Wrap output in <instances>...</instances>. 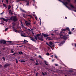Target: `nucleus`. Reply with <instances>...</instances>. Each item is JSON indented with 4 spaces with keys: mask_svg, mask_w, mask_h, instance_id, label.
I'll return each instance as SVG.
<instances>
[{
    "mask_svg": "<svg viewBox=\"0 0 76 76\" xmlns=\"http://www.w3.org/2000/svg\"><path fill=\"white\" fill-rule=\"evenodd\" d=\"M3 6H4V7H6V8H7V6H6V5L4 4L3 5Z\"/></svg>",
    "mask_w": 76,
    "mask_h": 76,
    "instance_id": "412c9836",
    "label": "nucleus"
},
{
    "mask_svg": "<svg viewBox=\"0 0 76 76\" xmlns=\"http://www.w3.org/2000/svg\"><path fill=\"white\" fill-rule=\"evenodd\" d=\"M9 65H8V64H6L5 65L4 67H7V66H9Z\"/></svg>",
    "mask_w": 76,
    "mask_h": 76,
    "instance_id": "4be33fe9",
    "label": "nucleus"
},
{
    "mask_svg": "<svg viewBox=\"0 0 76 76\" xmlns=\"http://www.w3.org/2000/svg\"><path fill=\"white\" fill-rule=\"evenodd\" d=\"M21 23L22 24V28H25V27L24 26H23V24H22V23L21 21Z\"/></svg>",
    "mask_w": 76,
    "mask_h": 76,
    "instance_id": "a211bd4d",
    "label": "nucleus"
},
{
    "mask_svg": "<svg viewBox=\"0 0 76 76\" xmlns=\"http://www.w3.org/2000/svg\"><path fill=\"white\" fill-rule=\"evenodd\" d=\"M3 67V66L1 65H0V68L2 67Z\"/></svg>",
    "mask_w": 76,
    "mask_h": 76,
    "instance_id": "49530a36",
    "label": "nucleus"
},
{
    "mask_svg": "<svg viewBox=\"0 0 76 76\" xmlns=\"http://www.w3.org/2000/svg\"><path fill=\"white\" fill-rule=\"evenodd\" d=\"M3 59L4 60V61H5V58H4V57H3Z\"/></svg>",
    "mask_w": 76,
    "mask_h": 76,
    "instance_id": "a19ab883",
    "label": "nucleus"
},
{
    "mask_svg": "<svg viewBox=\"0 0 76 76\" xmlns=\"http://www.w3.org/2000/svg\"><path fill=\"white\" fill-rule=\"evenodd\" d=\"M75 47H76V44L75 45Z\"/></svg>",
    "mask_w": 76,
    "mask_h": 76,
    "instance_id": "338daca9",
    "label": "nucleus"
},
{
    "mask_svg": "<svg viewBox=\"0 0 76 76\" xmlns=\"http://www.w3.org/2000/svg\"><path fill=\"white\" fill-rule=\"evenodd\" d=\"M46 44L47 45H48L49 46H50V44H49L47 42H46Z\"/></svg>",
    "mask_w": 76,
    "mask_h": 76,
    "instance_id": "cd10ccee",
    "label": "nucleus"
},
{
    "mask_svg": "<svg viewBox=\"0 0 76 76\" xmlns=\"http://www.w3.org/2000/svg\"><path fill=\"white\" fill-rule=\"evenodd\" d=\"M65 19H67V17H65Z\"/></svg>",
    "mask_w": 76,
    "mask_h": 76,
    "instance_id": "603ef678",
    "label": "nucleus"
},
{
    "mask_svg": "<svg viewBox=\"0 0 76 76\" xmlns=\"http://www.w3.org/2000/svg\"><path fill=\"white\" fill-rule=\"evenodd\" d=\"M52 47H54V45H52Z\"/></svg>",
    "mask_w": 76,
    "mask_h": 76,
    "instance_id": "13d9d810",
    "label": "nucleus"
},
{
    "mask_svg": "<svg viewBox=\"0 0 76 76\" xmlns=\"http://www.w3.org/2000/svg\"><path fill=\"white\" fill-rule=\"evenodd\" d=\"M42 74L43 75V76H44L45 75V74L44 73H43V72H42Z\"/></svg>",
    "mask_w": 76,
    "mask_h": 76,
    "instance_id": "de8ad7c7",
    "label": "nucleus"
},
{
    "mask_svg": "<svg viewBox=\"0 0 76 76\" xmlns=\"http://www.w3.org/2000/svg\"><path fill=\"white\" fill-rule=\"evenodd\" d=\"M28 42L27 41L25 40V39H24V41L23 42Z\"/></svg>",
    "mask_w": 76,
    "mask_h": 76,
    "instance_id": "c85d7f7f",
    "label": "nucleus"
},
{
    "mask_svg": "<svg viewBox=\"0 0 76 76\" xmlns=\"http://www.w3.org/2000/svg\"><path fill=\"white\" fill-rule=\"evenodd\" d=\"M70 35L71 34H72V33L71 31H69V32L68 33Z\"/></svg>",
    "mask_w": 76,
    "mask_h": 76,
    "instance_id": "a878e982",
    "label": "nucleus"
},
{
    "mask_svg": "<svg viewBox=\"0 0 76 76\" xmlns=\"http://www.w3.org/2000/svg\"><path fill=\"white\" fill-rule=\"evenodd\" d=\"M74 11V12H76V10H75Z\"/></svg>",
    "mask_w": 76,
    "mask_h": 76,
    "instance_id": "69168bd1",
    "label": "nucleus"
},
{
    "mask_svg": "<svg viewBox=\"0 0 76 76\" xmlns=\"http://www.w3.org/2000/svg\"><path fill=\"white\" fill-rule=\"evenodd\" d=\"M0 23L1 24H3V23Z\"/></svg>",
    "mask_w": 76,
    "mask_h": 76,
    "instance_id": "052dcab7",
    "label": "nucleus"
},
{
    "mask_svg": "<svg viewBox=\"0 0 76 76\" xmlns=\"http://www.w3.org/2000/svg\"><path fill=\"white\" fill-rule=\"evenodd\" d=\"M29 2H28V3H27V4H26V5L27 6H28V5H29Z\"/></svg>",
    "mask_w": 76,
    "mask_h": 76,
    "instance_id": "f704fd0d",
    "label": "nucleus"
},
{
    "mask_svg": "<svg viewBox=\"0 0 76 76\" xmlns=\"http://www.w3.org/2000/svg\"><path fill=\"white\" fill-rule=\"evenodd\" d=\"M25 23L26 25H31V23H30L26 21H25Z\"/></svg>",
    "mask_w": 76,
    "mask_h": 76,
    "instance_id": "423d86ee",
    "label": "nucleus"
},
{
    "mask_svg": "<svg viewBox=\"0 0 76 76\" xmlns=\"http://www.w3.org/2000/svg\"><path fill=\"white\" fill-rule=\"evenodd\" d=\"M47 38L49 40H51V37H47Z\"/></svg>",
    "mask_w": 76,
    "mask_h": 76,
    "instance_id": "ddd939ff",
    "label": "nucleus"
},
{
    "mask_svg": "<svg viewBox=\"0 0 76 76\" xmlns=\"http://www.w3.org/2000/svg\"><path fill=\"white\" fill-rule=\"evenodd\" d=\"M49 46L51 47V48L52 49V47L50 45Z\"/></svg>",
    "mask_w": 76,
    "mask_h": 76,
    "instance_id": "864d4df0",
    "label": "nucleus"
},
{
    "mask_svg": "<svg viewBox=\"0 0 76 76\" xmlns=\"http://www.w3.org/2000/svg\"><path fill=\"white\" fill-rule=\"evenodd\" d=\"M65 42L64 41H63L61 43H60V44H59V45H61V44H64V43Z\"/></svg>",
    "mask_w": 76,
    "mask_h": 76,
    "instance_id": "9d476101",
    "label": "nucleus"
},
{
    "mask_svg": "<svg viewBox=\"0 0 76 76\" xmlns=\"http://www.w3.org/2000/svg\"><path fill=\"white\" fill-rule=\"evenodd\" d=\"M33 3H35V0H34Z\"/></svg>",
    "mask_w": 76,
    "mask_h": 76,
    "instance_id": "0e129e2a",
    "label": "nucleus"
},
{
    "mask_svg": "<svg viewBox=\"0 0 76 76\" xmlns=\"http://www.w3.org/2000/svg\"><path fill=\"white\" fill-rule=\"evenodd\" d=\"M50 57H51L53 58V55L51 56Z\"/></svg>",
    "mask_w": 76,
    "mask_h": 76,
    "instance_id": "3c124183",
    "label": "nucleus"
},
{
    "mask_svg": "<svg viewBox=\"0 0 76 76\" xmlns=\"http://www.w3.org/2000/svg\"><path fill=\"white\" fill-rule=\"evenodd\" d=\"M66 31V29H63L62 30V31L63 32V31Z\"/></svg>",
    "mask_w": 76,
    "mask_h": 76,
    "instance_id": "5701e85b",
    "label": "nucleus"
},
{
    "mask_svg": "<svg viewBox=\"0 0 76 76\" xmlns=\"http://www.w3.org/2000/svg\"><path fill=\"white\" fill-rule=\"evenodd\" d=\"M23 17H24V18H26V17H28V16L29 17H30V18H32V15H25L24 14H23Z\"/></svg>",
    "mask_w": 76,
    "mask_h": 76,
    "instance_id": "7ed1b4c3",
    "label": "nucleus"
},
{
    "mask_svg": "<svg viewBox=\"0 0 76 76\" xmlns=\"http://www.w3.org/2000/svg\"><path fill=\"white\" fill-rule=\"evenodd\" d=\"M11 53H14V51H13V50H11Z\"/></svg>",
    "mask_w": 76,
    "mask_h": 76,
    "instance_id": "72a5a7b5",
    "label": "nucleus"
},
{
    "mask_svg": "<svg viewBox=\"0 0 76 76\" xmlns=\"http://www.w3.org/2000/svg\"><path fill=\"white\" fill-rule=\"evenodd\" d=\"M58 65H57V64H55V66H58Z\"/></svg>",
    "mask_w": 76,
    "mask_h": 76,
    "instance_id": "6e6d98bb",
    "label": "nucleus"
},
{
    "mask_svg": "<svg viewBox=\"0 0 76 76\" xmlns=\"http://www.w3.org/2000/svg\"><path fill=\"white\" fill-rule=\"evenodd\" d=\"M21 61V62H25V61L24 60H21V61Z\"/></svg>",
    "mask_w": 76,
    "mask_h": 76,
    "instance_id": "bb28decb",
    "label": "nucleus"
},
{
    "mask_svg": "<svg viewBox=\"0 0 76 76\" xmlns=\"http://www.w3.org/2000/svg\"><path fill=\"white\" fill-rule=\"evenodd\" d=\"M0 19H2L3 20H4V21L6 22H7L8 20H13L14 21H16V20H18L16 17H12L11 18H8L7 19H5L4 18H0Z\"/></svg>",
    "mask_w": 76,
    "mask_h": 76,
    "instance_id": "f03ea898",
    "label": "nucleus"
},
{
    "mask_svg": "<svg viewBox=\"0 0 76 76\" xmlns=\"http://www.w3.org/2000/svg\"><path fill=\"white\" fill-rule=\"evenodd\" d=\"M74 29H75V28H73L71 30H72V31H73V30H74Z\"/></svg>",
    "mask_w": 76,
    "mask_h": 76,
    "instance_id": "09e8293b",
    "label": "nucleus"
},
{
    "mask_svg": "<svg viewBox=\"0 0 76 76\" xmlns=\"http://www.w3.org/2000/svg\"><path fill=\"white\" fill-rule=\"evenodd\" d=\"M15 54H16V53H14L13 54V55H15Z\"/></svg>",
    "mask_w": 76,
    "mask_h": 76,
    "instance_id": "4d7b16f0",
    "label": "nucleus"
},
{
    "mask_svg": "<svg viewBox=\"0 0 76 76\" xmlns=\"http://www.w3.org/2000/svg\"><path fill=\"white\" fill-rule=\"evenodd\" d=\"M67 1L68 2H65V3L62 1H61V2L62 3L64 4V5H65V6L66 7H67V8H68L69 9V10H70V8H69V7L67 6H70V7H71L73 9H76V8L74 7V6H73V5L71 4L69 2H70L69 0H67Z\"/></svg>",
    "mask_w": 76,
    "mask_h": 76,
    "instance_id": "f257e3e1",
    "label": "nucleus"
},
{
    "mask_svg": "<svg viewBox=\"0 0 76 76\" xmlns=\"http://www.w3.org/2000/svg\"><path fill=\"white\" fill-rule=\"evenodd\" d=\"M66 36H64L63 35H61L60 36V37H61V38H63L64 39H67V37H66Z\"/></svg>",
    "mask_w": 76,
    "mask_h": 76,
    "instance_id": "20e7f679",
    "label": "nucleus"
},
{
    "mask_svg": "<svg viewBox=\"0 0 76 76\" xmlns=\"http://www.w3.org/2000/svg\"><path fill=\"white\" fill-rule=\"evenodd\" d=\"M8 29V28H6L5 29V31H7Z\"/></svg>",
    "mask_w": 76,
    "mask_h": 76,
    "instance_id": "e433bc0d",
    "label": "nucleus"
},
{
    "mask_svg": "<svg viewBox=\"0 0 76 76\" xmlns=\"http://www.w3.org/2000/svg\"><path fill=\"white\" fill-rule=\"evenodd\" d=\"M6 1L7 3H8V2H9V1L8 0H6Z\"/></svg>",
    "mask_w": 76,
    "mask_h": 76,
    "instance_id": "58836bf2",
    "label": "nucleus"
},
{
    "mask_svg": "<svg viewBox=\"0 0 76 76\" xmlns=\"http://www.w3.org/2000/svg\"><path fill=\"white\" fill-rule=\"evenodd\" d=\"M29 37V38H32V37Z\"/></svg>",
    "mask_w": 76,
    "mask_h": 76,
    "instance_id": "5fc2aeb1",
    "label": "nucleus"
},
{
    "mask_svg": "<svg viewBox=\"0 0 76 76\" xmlns=\"http://www.w3.org/2000/svg\"><path fill=\"white\" fill-rule=\"evenodd\" d=\"M14 31H15V32H18V30H17L14 29Z\"/></svg>",
    "mask_w": 76,
    "mask_h": 76,
    "instance_id": "2f4dec72",
    "label": "nucleus"
},
{
    "mask_svg": "<svg viewBox=\"0 0 76 76\" xmlns=\"http://www.w3.org/2000/svg\"><path fill=\"white\" fill-rule=\"evenodd\" d=\"M1 43H3V44H6V41L4 40H1Z\"/></svg>",
    "mask_w": 76,
    "mask_h": 76,
    "instance_id": "0eeeda50",
    "label": "nucleus"
},
{
    "mask_svg": "<svg viewBox=\"0 0 76 76\" xmlns=\"http://www.w3.org/2000/svg\"><path fill=\"white\" fill-rule=\"evenodd\" d=\"M9 12L11 14V15H12V10H9Z\"/></svg>",
    "mask_w": 76,
    "mask_h": 76,
    "instance_id": "f8f14e48",
    "label": "nucleus"
},
{
    "mask_svg": "<svg viewBox=\"0 0 76 76\" xmlns=\"http://www.w3.org/2000/svg\"><path fill=\"white\" fill-rule=\"evenodd\" d=\"M31 39L32 41H35V40L34 39V38H31Z\"/></svg>",
    "mask_w": 76,
    "mask_h": 76,
    "instance_id": "f3484780",
    "label": "nucleus"
},
{
    "mask_svg": "<svg viewBox=\"0 0 76 76\" xmlns=\"http://www.w3.org/2000/svg\"><path fill=\"white\" fill-rule=\"evenodd\" d=\"M0 44H2V43H1V40L0 41Z\"/></svg>",
    "mask_w": 76,
    "mask_h": 76,
    "instance_id": "680f3d73",
    "label": "nucleus"
},
{
    "mask_svg": "<svg viewBox=\"0 0 76 76\" xmlns=\"http://www.w3.org/2000/svg\"><path fill=\"white\" fill-rule=\"evenodd\" d=\"M35 39H36V40H37V36L35 37Z\"/></svg>",
    "mask_w": 76,
    "mask_h": 76,
    "instance_id": "ea45409f",
    "label": "nucleus"
},
{
    "mask_svg": "<svg viewBox=\"0 0 76 76\" xmlns=\"http://www.w3.org/2000/svg\"><path fill=\"white\" fill-rule=\"evenodd\" d=\"M20 10L21 11H22L23 12H24V13H26V11H25L24 10H22L21 8H20Z\"/></svg>",
    "mask_w": 76,
    "mask_h": 76,
    "instance_id": "1a4fd4ad",
    "label": "nucleus"
},
{
    "mask_svg": "<svg viewBox=\"0 0 76 76\" xmlns=\"http://www.w3.org/2000/svg\"><path fill=\"white\" fill-rule=\"evenodd\" d=\"M35 64H36V65H38V64H37V63H36Z\"/></svg>",
    "mask_w": 76,
    "mask_h": 76,
    "instance_id": "bf43d9fd",
    "label": "nucleus"
},
{
    "mask_svg": "<svg viewBox=\"0 0 76 76\" xmlns=\"http://www.w3.org/2000/svg\"><path fill=\"white\" fill-rule=\"evenodd\" d=\"M33 16H35V18L37 20V19H38L37 18V16H36V15L35 14H34L33 15Z\"/></svg>",
    "mask_w": 76,
    "mask_h": 76,
    "instance_id": "9b49d317",
    "label": "nucleus"
},
{
    "mask_svg": "<svg viewBox=\"0 0 76 76\" xmlns=\"http://www.w3.org/2000/svg\"><path fill=\"white\" fill-rule=\"evenodd\" d=\"M41 35V33H40V34H38L37 35V37H38V36H40Z\"/></svg>",
    "mask_w": 76,
    "mask_h": 76,
    "instance_id": "6ab92c4d",
    "label": "nucleus"
},
{
    "mask_svg": "<svg viewBox=\"0 0 76 76\" xmlns=\"http://www.w3.org/2000/svg\"><path fill=\"white\" fill-rule=\"evenodd\" d=\"M51 35H53V34H51Z\"/></svg>",
    "mask_w": 76,
    "mask_h": 76,
    "instance_id": "774afa93",
    "label": "nucleus"
},
{
    "mask_svg": "<svg viewBox=\"0 0 76 76\" xmlns=\"http://www.w3.org/2000/svg\"><path fill=\"white\" fill-rule=\"evenodd\" d=\"M38 39L39 40H40V41H43L42 37H39Z\"/></svg>",
    "mask_w": 76,
    "mask_h": 76,
    "instance_id": "6e6552de",
    "label": "nucleus"
},
{
    "mask_svg": "<svg viewBox=\"0 0 76 76\" xmlns=\"http://www.w3.org/2000/svg\"><path fill=\"white\" fill-rule=\"evenodd\" d=\"M29 31H30V29H29V28H28L27 29ZM32 30H33V29H31V31H32Z\"/></svg>",
    "mask_w": 76,
    "mask_h": 76,
    "instance_id": "473e14b6",
    "label": "nucleus"
},
{
    "mask_svg": "<svg viewBox=\"0 0 76 76\" xmlns=\"http://www.w3.org/2000/svg\"><path fill=\"white\" fill-rule=\"evenodd\" d=\"M21 36H22V37H26V36H24L23 34H21Z\"/></svg>",
    "mask_w": 76,
    "mask_h": 76,
    "instance_id": "393cba45",
    "label": "nucleus"
},
{
    "mask_svg": "<svg viewBox=\"0 0 76 76\" xmlns=\"http://www.w3.org/2000/svg\"><path fill=\"white\" fill-rule=\"evenodd\" d=\"M12 24H13V26H15V23H13Z\"/></svg>",
    "mask_w": 76,
    "mask_h": 76,
    "instance_id": "37998d69",
    "label": "nucleus"
},
{
    "mask_svg": "<svg viewBox=\"0 0 76 76\" xmlns=\"http://www.w3.org/2000/svg\"><path fill=\"white\" fill-rule=\"evenodd\" d=\"M46 55L47 56H49L50 55V54L49 53H46Z\"/></svg>",
    "mask_w": 76,
    "mask_h": 76,
    "instance_id": "c756f323",
    "label": "nucleus"
},
{
    "mask_svg": "<svg viewBox=\"0 0 76 76\" xmlns=\"http://www.w3.org/2000/svg\"><path fill=\"white\" fill-rule=\"evenodd\" d=\"M40 20V25H41V18H39Z\"/></svg>",
    "mask_w": 76,
    "mask_h": 76,
    "instance_id": "b1692460",
    "label": "nucleus"
},
{
    "mask_svg": "<svg viewBox=\"0 0 76 76\" xmlns=\"http://www.w3.org/2000/svg\"><path fill=\"white\" fill-rule=\"evenodd\" d=\"M66 30H67V31H70V29H69V27H67L66 28Z\"/></svg>",
    "mask_w": 76,
    "mask_h": 76,
    "instance_id": "aec40b11",
    "label": "nucleus"
},
{
    "mask_svg": "<svg viewBox=\"0 0 76 76\" xmlns=\"http://www.w3.org/2000/svg\"><path fill=\"white\" fill-rule=\"evenodd\" d=\"M10 8H11V6H10V5H9L8 6V10H9V9H10Z\"/></svg>",
    "mask_w": 76,
    "mask_h": 76,
    "instance_id": "4468645a",
    "label": "nucleus"
},
{
    "mask_svg": "<svg viewBox=\"0 0 76 76\" xmlns=\"http://www.w3.org/2000/svg\"><path fill=\"white\" fill-rule=\"evenodd\" d=\"M45 64H46V65H47V66H48V63L47 62V61H45Z\"/></svg>",
    "mask_w": 76,
    "mask_h": 76,
    "instance_id": "2eb2a0df",
    "label": "nucleus"
},
{
    "mask_svg": "<svg viewBox=\"0 0 76 76\" xmlns=\"http://www.w3.org/2000/svg\"><path fill=\"white\" fill-rule=\"evenodd\" d=\"M8 42H10V43L12 42V41H8Z\"/></svg>",
    "mask_w": 76,
    "mask_h": 76,
    "instance_id": "4c0bfd02",
    "label": "nucleus"
},
{
    "mask_svg": "<svg viewBox=\"0 0 76 76\" xmlns=\"http://www.w3.org/2000/svg\"><path fill=\"white\" fill-rule=\"evenodd\" d=\"M39 58H42V57H41V56L39 55Z\"/></svg>",
    "mask_w": 76,
    "mask_h": 76,
    "instance_id": "c9c22d12",
    "label": "nucleus"
},
{
    "mask_svg": "<svg viewBox=\"0 0 76 76\" xmlns=\"http://www.w3.org/2000/svg\"><path fill=\"white\" fill-rule=\"evenodd\" d=\"M16 63H18V61L17 60V59H16Z\"/></svg>",
    "mask_w": 76,
    "mask_h": 76,
    "instance_id": "c03bdc74",
    "label": "nucleus"
},
{
    "mask_svg": "<svg viewBox=\"0 0 76 76\" xmlns=\"http://www.w3.org/2000/svg\"><path fill=\"white\" fill-rule=\"evenodd\" d=\"M19 33H20L21 32H23V31H20L19 32Z\"/></svg>",
    "mask_w": 76,
    "mask_h": 76,
    "instance_id": "a18cd8bd",
    "label": "nucleus"
},
{
    "mask_svg": "<svg viewBox=\"0 0 76 76\" xmlns=\"http://www.w3.org/2000/svg\"><path fill=\"white\" fill-rule=\"evenodd\" d=\"M42 35H43V36H44V38H45V37H47H47H48L49 35H48V34H44L43 33H42Z\"/></svg>",
    "mask_w": 76,
    "mask_h": 76,
    "instance_id": "39448f33",
    "label": "nucleus"
},
{
    "mask_svg": "<svg viewBox=\"0 0 76 76\" xmlns=\"http://www.w3.org/2000/svg\"><path fill=\"white\" fill-rule=\"evenodd\" d=\"M54 60H52L53 62V61H54Z\"/></svg>",
    "mask_w": 76,
    "mask_h": 76,
    "instance_id": "e2e57ef3",
    "label": "nucleus"
},
{
    "mask_svg": "<svg viewBox=\"0 0 76 76\" xmlns=\"http://www.w3.org/2000/svg\"><path fill=\"white\" fill-rule=\"evenodd\" d=\"M55 58H57V56H56V55H55Z\"/></svg>",
    "mask_w": 76,
    "mask_h": 76,
    "instance_id": "79ce46f5",
    "label": "nucleus"
},
{
    "mask_svg": "<svg viewBox=\"0 0 76 76\" xmlns=\"http://www.w3.org/2000/svg\"><path fill=\"white\" fill-rule=\"evenodd\" d=\"M19 54H22V51H21L20 52H18Z\"/></svg>",
    "mask_w": 76,
    "mask_h": 76,
    "instance_id": "7c9ffc66",
    "label": "nucleus"
},
{
    "mask_svg": "<svg viewBox=\"0 0 76 76\" xmlns=\"http://www.w3.org/2000/svg\"><path fill=\"white\" fill-rule=\"evenodd\" d=\"M3 13H4V12H3L2 13H1V14H0V15H3Z\"/></svg>",
    "mask_w": 76,
    "mask_h": 76,
    "instance_id": "8fccbe9b",
    "label": "nucleus"
},
{
    "mask_svg": "<svg viewBox=\"0 0 76 76\" xmlns=\"http://www.w3.org/2000/svg\"><path fill=\"white\" fill-rule=\"evenodd\" d=\"M49 44L50 45H53V42H49Z\"/></svg>",
    "mask_w": 76,
    "mask_h": 76,
    "instance_id": "dca6fc26",
    "label": "nucleus"
}]
</instances>
